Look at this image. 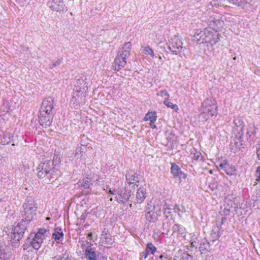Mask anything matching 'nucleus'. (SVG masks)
Returning <instances> with one entry per match:
<instances>
[{"label": "nucleus", "instance_id": "nucleus-32", "mask_svg": "<svg viewBox=\"0 0 260 260\" xmlns=\"http://www.w3.org/2000/svg\"><path fill=\"white\" fill-rule=\"evenodd\" d=\"M226 219H227L226 217H225V216H223V217H222L221 218V221L220 222H217L216 223L217 227L219 229H221L222 228V225L224 224V223L226 221Z\"/></svg>", "mask_w": 260, "mask_h": 260}, {"label": "nucleus", "instance_id": "nucleus-36", "mask_svg": "<svg viewBox=\"0 0 260 260\" xmlns=\"http://www.w3.org/2000/svg\"><path fill=\"white\" fill-rule=\"evenodd\" d=\"M256 154L258 158L260 159V142L259 143L257 144V147L256 148Z\"/></svg>", "mask_w": 260, "mask_h": 260}, {"label": "nucleus", "instance_id": "nucleus-48", "mask_svg": "<svg viewBox=\"0 0 260 260\" xmlns=\"http://www.w3.org/2000/svg\"><path fill=\"white\" fill-rule=\"evenodd\" d=\"M53 66H56V64H55V63H54V64H53Z\"/></svg>", "mask_w": 260, "mask_h": 260}, {"label": "nucleus", "instance_id": "nucleus-20", "mask_svg": "<svg viewBox=\"0 0 260 260\" xmlns=\"http://www.w3.org/2000/svg\"><path fill=\"white\" fill-rule=\"evenodd\" d=\"M86 258L89 260H97L96 253L94 249L91 247H87L85 250Z\"/></svg>", "mask_w": 260, "mask_h": 260}, {"label": "nucleus", "instance_id": "nucleus-37", "mask_svg": "<svg viewBox=\"0 0 260 260\" xmlns=\"http://www.w3.org/2000/svg\"><path fill=\"white\" fill-rule=\"evenodd\" d=\"M217 184L216 183H211L209 185V187L212 190H214L217 188Z\"/></svg>", "mask_w": 260, "mask_h": 260}, {"label": "nucleus", "instance_id": "nucleus-30", "mask_svg": "<svg viewBox=\"0 0 260 260\" xmlns=\"http://www.w3.org/2000/svg\"><path fill=\"white\" fill-rule=\"evenodd\" d=\"M158 96H166L167 98L169 99L170 94L166 90H161L159 92L157 93Z\"/></svg>", "mask_w": 260, "mask_h": 260}, {"label": "nucleus", "instance_id": "nucleus-14", "mask_svg": "<svg viewBox=\"0 0 260 260\" xmlns=\"http://www.w3.org/2000/svg\"><path fill=\"white\" fill-rule=\"evenodd\" d=\"M44 239L41 234L36 233L30 242V245L35 249L38 250L40 248Z\"/></svg>", "mask_w": 260, "mask_h": 260}, {"label": "nucleus", "instance_id": "nucleus-4", "mask_svg": "<svg viewBox=\"0 0 260 260\" xmlns=\"http://www.w3.org/2000/svg\"><path fill=\"white\" fill-rule=\"evenodd\" d=\"M132 45L130 42H126L124 44V46L121 52L116 56L112 64V68L116 71H120L123 68L126 63V58L130 54Z\"/></svg>", "mask_w": 260, "mask_h": 260}, {"label": "nucleus", "instance_id": "nucleus-34", "mask_svg": "<svg viewBox=\"0 0 260 260\" xmlns=\"http://www.w3.org/2000/svg\"><path fill=\"white\" fill-rule=\"evenodd\" d=\"M182 260H192V257L188 253H184L182 258Z\"/></svg>", "mask_w": 260, "mask_h": 260}, {"label": "nucleus", "instance_id": "nucleus-49", "mask_svg": "<svg viewBox=\"0 0 260 260\" xmlns=\"http://www.w3.org/2000/svg\"><path fill=\"white\" fill-rule=\"evenodd\" d=\"M234 59H235H235H236V57H235L234 58Z\"/></svg>", "mask_w": 260, "mask_h": 260}, {"label": "nucleus", "instance_id": "nucleus-18", "mask_svg": "<svg viewBox=\"0 0 260 260\" xmlns=\"http://www.w3.org/2000/svg\"><path fill=\"white\" fill-rule=\"evenodd\" d=\"M126 181L129 185L134 184L138 186L139 181L133 172H129L126 175Z\"/></svg>", "mask_w": 260, "mask_h": 260}, {"label": "nucleus", "instance_id": "nucleus-46", "mask_svg": "<svg viewBox=\"0 0 260 260\" xmlns=\"http://www.w3.org/2000/svg\"><path fill=\"white\" fill-rule=\"evenodd\" d=\"M112 200H113L112 198H110V201H112Z\"/></svg>", "mask_w": 260, "mask_h": 260}, {"label": "nucleus", "instance_id": "nucleus-3", "mask_svg": "<svg viewBox=\"0 0 260 260\" xmlns=\"http://www.w3.org/2000/svg\"><path fill=\"white\" fill-rule=\"evenodd\" d=\"M37 204L31 197H28L23 205V211L22 217L23 219L22 222L27 225L28 222L34 219L36 214Z\"/></svg>", "mask_w": 260, "mask_h": 260}, {"label": "nucleus", "instance_id": "nucleus-39", "mask_svg": "<svg viewBox=\"0 0 260 260\" xmlns=\"http://www.w3.org/2000/svg\"><path fill=\"white\" fill-rule=\"evenodd\" d=\"M46 232V230H44V229H41L39 231V232L37 233H40L41 234V235L42 236V238L43 239H44L45 238V235H44V234Z\"/></svg>", "mask_w": 260, "mask_h": 260}, {"label": "nucleus", "instance_id": "nucleus-42", "mask_svg": "<svg viewBox=\"0 0 260 260\" xmlns=\"http://www.w3.org/2000/svg\"><path fill=\"white\" fill-rule=\"evenodd\" d=\"M180 224H176L174 225L173 228L175 230H178V231H179V228L180 227Z\"/></svg>", "mask_w": 260, "mask_h": 260}, {"label": "nucleus", "instance_id": "nucleus-7", "mask_svg": "<svg viewBox=\"0 0 260 260\" xmlns=\"http://www.w3.org/2000/svg\"><path fill=\"white\" fill-rule=\"evenodd\" d=\"M169 49L175 54L180 53L183 49V42L181 39L177 36L173 38L169 46Z\"/></svg>", "mask_w": 260, "mask_h": 260}, {"label": "nucleus", "instance_id": "nucleus-9", "mask_svg": "<svg viewBox=\"0 0 260 260\" xmlns=\"http://www.w3.org/2000/svg\"><path fill=\"white\" fill-rule=\"evenodd\" d=\"M100 241L103 245L107 246H110L114 242L112 235L106 229H104L102 232Z\"/></svg>", "mask_w": 260, "mask_h": 260}, {"label": "nucleus", "instance_id": "nucleus-43", "mask_svg": "<svg viewBox=\"0 0 260 260\" xmlns=\"http://www.w3.org/2000/svg\"><path fill=\"white\" fill-rule=\"evenodd\" d=\"M108 193L109 194H114V192L113 191H112L111 189H110L108 192Z\"/></svg>", "mask_w": 260, "mask_h": 260}, {"label": "nucleus", "instance_id": "nucleus-23", "mask_svg": "<svg viewBox=\"0 0 260 260\" xmlns=\"http://www.w3.org/2000/svg\"><path fill=\"white\" fill-rule=\"evenodd\" d=\"M142 51L145 54L149 55L152 58L154 57L153 50L148 45L142 47Z\"/></svg>", "mask_w": 260, "mask_h": 260}, {"label": "nucleus", "instance_id": "nucleus-2", "mask_svg": "<svg viewBox=\"0 0 260 260\" xmlns=\"http://www.w3.org/2000/svg\"><path fill=\"white\" fill-rule=\"evenodd\" d=\"M60 162V157L56 155L53 161L46 160L41 162L37 168V176L40 178H44L50 180V177L54 173L55 167Z\"/></svg>", "mask_w": 260, "mask_h": 260}, {"label": "nucleus", "instance_id": "nucleus-28", "mask_svg": "<svg viewBox=\"0 0 260 260\" xmlns=\"http://www.w3.org/2000/svg\"><path fill=\"white\" fill-rule=\"evenodd\" d=\"M225 0H214L211 2V5L216 8L224 6Z\"/></svg>", "mask_w": 260, "mask_h": 260}, {"label": "nucleus", "instance_id": "nucleus-6", "mask_svg": "<svg viewBox=\"0 0 260 260\" xmlns=\"http://www.w3.org/2000/svg\"><path fill=\"white\" fill-rule=\"evenodd\" d=\"M155 206L151 203H148L145 209V218L149 222H154L160 215V209L155 211Z\"/></svg>", "mask_w": 260, "mask_h": 260}, {"label": "nucleus", "instance_id": "nucleus-19", "mask_svg": "<svg viewBox=\"0 0 260 260\" xmlns=\"http://www.w3.org/2000/svg\"><path fill=\"white\" fill-rule=\"evenodd\" d=\"M167 141V145H174L177 142V137L172 133H167L166 134Z\"/></svg>", "mask_w": 260, "mask_h": 260}, {"label": "nucleus", "instance_id": "nucleus-45", "mask_svg": "<svg viewBox=\"0 0 260 260\" xmlns=\"http://www.w3.org/2000/svg\"><path fill=\"white\" fill-rule=\"evenodd\" d=\"M49 219H50V218H49V217H47V218H46V220H49Z\"/></svg>", "mask_w": 260, "mask_h": 260}, {"label": "nucleus", "instance_id": "nucleus-27", "mask_svg": "<svg viewBox=\"0 0 260 260\" xmlns=\"http://www.w3.org/2000/svg\"><path fill=\"white\" fill-rule=\"evenodd\" d=\"M145 249L149 252L150 254H154L156 251V248L151 242L148 243L146 244Z\"/></svg>", "mask_w": 260, "mask_h": 260}, {"label": "nucleus", "instance_id": "nucleus-11", "mask_svg": "<svg viewBox=\"0 0 260 260\" xmlns=\"http://www.w3.org/2000/svg\"><path fill=\"white\" fill-rule=\"evenodd\" d=\"M219 168L224 170L228 175H233L236 173V168L233 165L228 163L226 160H224L219 165Z\"/></svg>", "mask_w": 260, "mask_h": 260}, {"label": "nucleus", "instance_id": "nucleus-5", "mask_svg": "<svg viewBox=\"0 0 260 260\" xmlns=\"http://www.w3.org/2000/svg\"><path fill=\"white\" fill-rule=\"evenodd\" d=\"M27 227L25 224H23V222H21L18 223L12 229L10 240L12 246L16 247L19 245V242L23 237L24 231Z\"/></svg>", "mask_w": 260, "mask_h": 260}, {"label": "nucleus", "instance_id": "nucleus-38", "mask_svg": "<svg viewBox=\"0 0 260 260\" xmlns=\"http://www.w3.org/2000/svg\"><path fill=\"white\" fill-rule=\"evenodd\" d=\"M55 260H65V258L64 257L63 254L56 255L54 257Z\"/></svg>", "mask_w": 260, "mask_h": 260}, {"label": "nucleus", "instance_id": "nucleus-26", "mask_svg": "<svg viewBox=\"0 0 260 260\" xmlns=\"http://www.w3.org/2000/svg\"><path fill=\"white\" fill-rule=\"evenodd\" d=\"M190 155L193 160L197 161L200 159L202 154L200 152L194 149L191 151Z\"/></svg>", "mask_w": 260, "mask_h": 260}, {"label": "nucleus", "instance_id": "nucleus-8", "mask_svg": "<svg viewBox=\"0 0 260 260\" xmlns=\"http://www.w3.org/2000/svg\"><path fill=\"white\" fill-rule=\"evenodd\" d=\"M54 100L52 97H48L44 99L42 103L40 112H42V115L46 113H52L53 108Z\"/></svg>", "mask_w": 260, "mask_h": 260}, {"label": "nucleus", "instance_id": "nucleus-16", "mask_svg": "<svg viewBox=\"0 0 260 260\" xmlns=\"http://www.w3.org/2000/svg\"><path fill=\"white\" fill-rule=\"evenodd\" d=\"M146 197V189L143 187H140L137 190L136 194V203L138 204L142 203Z\"/></svg>", "mask_w": 260, "mask_h": 260}, {"label": "nucleus", "instance_id": "nucleus-40", "mask_svg": "<svg viewBox=\"0 0 260 260\" xmlns=\"http://www.w3.org/2000/svg\"><path fill=\"white\" fill-rule=\"evenodd\" d=\"M222 212L223 213L224 216L225 217L226 216L230 214V210L229 209L224 208Z\"/></svg>", "mask_w": 260, "mask_h": 260}, {"label": "nucleus", "instance_id": "nucleus-33", "mask_svg": "<svg viewBox=\"0 0 260 260\" xmlns=\"http://www.w3.org/2000/svg\"><path fill=\"white\" fill-rule=\"evenodd\" d=\"M255 176L256 177V181L258 182H260V166H258L257 168Z\"/></svg>", "mask_w": 260, "mask_h": 260}, {"label": "nucleus", "instance_id": "nucleus-13", "mask_svg": "<svg viewBox=\"0 0 260 260\" xmlns=\"http://www.w3.org/2000/svg\"><path fill=\"white\" fill-rule=\"evenodd\" d=\"M52 118V113H46L42 115V112H40L39 116L40 124L44 127H47L51 125Z\"/></svg>", "mask_w": 260, "mask_h": 260}, {"label": "nucleus", "instance_id": "nucleus-24", "mask_svg": "<svg viewBox=\"0 0 260 260\" xmlns=\"http://www.w3.org/2000/svg\"><path fill=\"white\" fill-rule=\"evenodd\" d=\"M164 104L169 108L174 109L176 112H178L179 108L176 104H174L169 101V99L166 98L164 101Z\"/></svg>", "mask_w": 260, "mask_h": 260}, {"label": "nucleus", "instance_id": "nucleus-44", "mask_svg": "<svg viewBox=\"0 0 260 260\" xmlns=\"http://www.w3.org/2000/svg\"><path fill=\"white\" fill-rule=\"evenodd\" d=\"M92 233H89V234L87 235V237H92Z\"/></svg>", "mask_w": 260, "mask_h": 260}, {"label": "nucleus", "instance_id": "nucleus-47", "mask_svg": "<svg viewBox=\"0 0 260 260\" xmlns=\"http://www.w3.org/2000/svg\"><path fill=\"white\" fill-rule=\"evenodd\" d=\"M159 59H161V56H159Z\"/></svg>", "mask_w": 260, "mask_h": 260}, {"label": "nucleus", "instance_id": "nucleus-31", "mask_svg": "<svg viewBox=\"0 0 260 260\" xmlns=\"http://www.w3.org/2000/svg\"><path fill=\"white\" fill-rule=\"evenodd\" d=\"M235 4L238 7H244L246 4L245 0H235Z\"/></svg>", "mask_w": 260, "mask_h": 260}, {"label": "nucleus", "instance_id": "nucleus-41", "mask_svg": "<svg viewBox=\"0 0 260 260\" xmlns=\"http://www.w3.org/2000/svg\"><path fill=\"white\" fill-rule=\"evenodd\" d=\"M149 125L150 127L153 129H154L156 127V125L154 124V122H150Z\"/></svg>", "mask_w": 260, "mask_h": 260}, {"label": "nucleus", "instance_id": "nucleus-17", "mask_svg": "<svg viewBox=\"0 0 260 260\" xmlns=\"http://www.w3.org/2000/svg\"><path fill=\"white\" fill-rule=\"evenodd\" d=\"M131 195L132 191L130 190L126 191L123 193L120 192L116 196V200L119 203H125L129 199Z\"/></svg>", "mask_w": 260, "mask_h": 260}, {"label": "nucleus", "instance_id": "nucleus-22", "mask_svg": "<svg viewBox=\"0 0 260 260\" xmlns=\"http://www.w3.org/2000/svg\"><path fill=\"white\" fill-rule=\"evenodd\" d=\"M63 237V233L61 231V229L59 228H56L54 230V232L52 234L53 238L57 241V242H59V241L62 239Z\"/></svg>", "mask_w": 260, "mask_h": 260}, {"label": "nucleus", "instance_id": "nucleus-21", "mask_svg": "<svg viewBox=\"0 0 260 260\" xmlns=\"http://www.w3.org/2000/svg\"><path fill=\"white\" fill-rule=\"evenodd\" d=\"M156 119V112L155 111H148L144 117V120L145 121H150V122H155Z\"/></svg>", "mask_w": 260, "mask_h": 260}, {"label": "nucleus", "instance_id": "nucleus-12", "mask_svg": "<svg viewBox=\"0 0 260 260\" xmlns=\"http://www.w3.org/2000/svg\"><path fill=\"white\" fill-rule=\"evenodd\" d=\"M171 172L175 178L185 179L187 177L186 174L183 173L179 166L175 163L171 164Z\"/></svg>", "mask_w": 260, "mask_h": 260}, {"label": "nucleus", "instance_id": "nucleus-1", "mask_svg": "<svg viewBox=\"0 0 260 260\" xmlns=\"http://www.w3.org/2000/svg\"><path fill=\"white\" fill-rule=\"evenodd\" d=\"M220 35L217 31L210 28L207 27L203 30L197 29L193 35V41L196 42H202L208 46H213L217 43L219 40Z\"/></svg>", "mask_w": 260, "mask_h": 260}, {"label": "nucleus", "instance_id": "nucleus-35", "mask_svg": "<svg viewBox=\"0 0 260 260\" xmlns=\"http://www.w3.org/2000/svg\"><path fill=\"white\" fill-rule=\"evenodd\" d=\"M149 254H150L146 249L141 253V256L144 259H146Z\"/></svg>", "mask_w": 260, "mask_h": 260}, {"label": "nucleus", "instance_id": "nucleus-29", "mask_svg": "<svg viewBox=\"0 0 260 260\" xmlns=\"http://www.w3.org/2000/svg\"><path fill=\"white\" fill-rule=\"evenodd\" d=\"M172 208L168 206H166V207L164 209V214H165L166 216L168 217H171L173 216V213L172 212Z\"/></svg>", "mask_w": 260, "mask_h": 260}, {"label": "nucleus", "instance_id": "nucleus-25", "mask_svg": "<svg viewBox=\"0 0 260 260\" xmlns=\"http://www.w3.org/2000/svg\"><path fill=\"white\" fill-rule=\"evenodd\" d=\"M79 183L81 186L84 187L85 188H89L91 183V179L88 177H86L81 180Z\"/></svg>", "mask_w": 260, "mask_h": 260}, {"label": "nucleus", "instance_id": "nucleus-15", "mask_svg": "<svg viewBox=\"0 0 260 260\" xmlns=\"http://www.w3.org/2000/svg\"><path fill=\"white\" fill-rule=\"evenodd\" d=\"M11 256V251L9 247L2 245L0 247V258L2 260H8Z\"/></svg>", "mask_w": 260, "mask_h": 260}, {"label": "nucleus", "instance_id": "nucleus-10", "mask_svg": "<svg viewBox=\"0 0 260 260\" xmlns=\"http://www.w3.org/2000/svg\"><path fill=\"white\" fill-rule=\"evenodd\" d=\"M48 6L53 10L57 12H63L64 3L63 0H48Z\"/></svg>", "mask_w": 260, "mask_h": 260}]
</instances>
